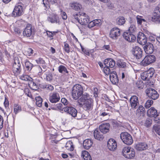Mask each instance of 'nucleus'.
<instances>
[{
    "mask_svg": "<svg viewBox=\"0 0 160 160\" xmlns=\"http://www.w3.org/2000/svg\"><path fill=\"white\" fill-rule=\"evenodd\" d=\"M153 103V101L152 100H148L146 102L145 104V107L148 108H149Z\"/></svg>",
    "mask_w": 160,
    "mask_h": 160,
    "instance_id": "obj_47",
    "label": "nucleus"
},
{
    "mask_svg": "<svg viewBox=\"0 0 160 160\" xmlns=\"http://www.w3.org/2000/svg\"><path fill=\"white\" fill-rule=\"evenodd\" d=\"M82 97L85 101L88 100L90 99H92L89 95L87 93H84V94H82Z\"/></svg>",
    "mask_w": 160,
    "mask_h": 160,
    "instance_id": "obj_55",
    "label": "nucleus"
},
{
    "mask_svg": "<svg viewBox=\"0 0 160 160\" xmlns=\"http://www.w3.org/2000/svg\"><path fill=\"white\" fill-rule=\"evenodd\" d=\"M124 38L129 42H134L136 39L135 35L130 32H124L123 34Z\"/></svg>",
    "mask_w": 160,
    "mask_h": 160,
    "instance_id": "obj_15",
    "label": "nucleus"
},
{
    "mask_svg": "<svg viewBox=\"0 0 160 160\" xmlns=\"http://www.w3.org/2000/svg\"><path fill=\"white\" fill-rule=\"evenodd\" d=\"M48 20L52 23H57L59 22V19L58 16L55 14L50 15L47 18Z\"/></svg>",
    "mask_w": 160,
    "mask_h": 160,
    "instance_id": "obj_21",
    "label": "nucleus"
},
{
    "mask_svg": "<svg viewBox=\"0 0 160 160\" xmlns=\"http://www.w3.org/2000/svg\"><path fill=\"white\" fill-rule=\"evenodd\" d=\"M82 157L84 160H92L91 156L89 153L86 151H83L82 152Z\"/></svg>",
    "mask_w": 160,
    "mask_h": 160,
    "instance_id": "obj_31",
    "label": "nucleus"
},
{
    "mask_svg": "<svg viewBox=\"0 0 160 160\" xmlns=\"http://www.w3.org/2000/svg\"><path fill=\"white\" fill-rule=\"evenodd\" d=\"M117 21L118 23L120 25H123L125 22L124 18L123 17H119L117 19Z\"/></svg>",
    "mask_w": 160,
    "mask_h": 160,
    "instance_id": "obj_45",
    "label": "nucleus"
},
{
    "mask_svg": "<svg viewBox=\"0 0 160 160\" xmlns=\"http://www.w3.org/2000/svg\"><path fill=\"white\" fill-rule=\"evenodd\" d=\"M62 102L65 105H67L68 103L67 100L65 98H63L61 99Z\"/></svg>",
    "mask_w": 160,
    "mask_h": 160,
    "instance_id": "obj_63",
    "label": "nucleus"
},
{
    "mask_svg": "<svg viewBox=\"0 0 160 160\" xmlns=\"http://www.w3.org/2000/svg\"><path fill=\"white\" fill-rule=\"evenodd\" d=\"M24 93L27 96L29 97H31L32 95L31 92H30L29 89L27 88H26L24 90Z\"/></svg>",
    "mask_w": 160,
    "mask_h": 160,
    "instance_id": "obj_56",
    "label": "nucleus"
},
{
    "mask_svg": "<svg viewBox=\"0 0 160 160\" xmlns=\"http://www.w3.org/2000/svg\"><path fill=\"white\" fill-rule=\"evenodd\" d=\"M108 110H107L106 111L105 110L104 111H102V112H101L100 114V116H102L103 117H104L106 115H108L109 114V113L108 112Z\"/></svg>",
    "mask_w": 160,
    "mask_h": 160,
    "instance_id": "obj_61",
    "label": "nucleus"
},
{
    "mask_svg": "<svg viewBox=\"0 0 160 160\" xmlns=\"http://www.w3.org/2000/svg\"><path fill=\"white\" fill-rule=\"evenodd\" d=\"M147 115L148 116L154 118L158 113L157 110L153 107H151L147 111Z\"/></svg>",
    "mask_w": 160,
    "mask_h": 160,
    "instance_id": "obj_28",
    "label": "nucleus"
},
{
    "mask_svg": "<svg viewBox=\"0 0 160 160\" xmlns=\"http://www.w3.org/2000/svg\"><path fill=\"white\" fill-rule=\"evenodd\" d=\"M35 99L36 105L39 107H41L42 102V99L39 96L36 97Z\"/></svg>",
    "mask_w": 160,
    "mask_h": 160,
    "instance_id": "obj_43",
    "label": "nucleus"
},
{
    "mask_svg": "<svg viewBox=\"0 0 160 160\" xmlns=\"http://www.w3.org/2000/svg\"><path fill=\"white\" fill-rule=\"evenodd\" d=\"M131 147H124L122 149V153L123 156L125 158H126L127 155V154L131 150V149H132Z\"/></svg>",
    "mask_w": 160,
    "mask_h": 160,
    "instance_id": "obj_35",
    "label": "nucleus"
},
{
    "mask_svg": "<svg viewBox=\"0 0 160 160\" xmlns=\"http://www.w3.org/2000/svg\"><path fill=\"white\" fill-rule=\"evenodd\" d=\"M135 148L138 151L144 150L147 148V145L145 143H139L137 144Z\"/></svg>",
    "mask_w": 160,
    "mask_h": 160,
    "instance_id": "obj_27",
    "label": "nucleus"
},
{
    "mask_svg": "<svg viewBox=\"0 0 160 160\" xmlns=\"http://www.w3.org/2000/svg\"><path fill=\"white\" fill-rule=\"evenodd\" d=\"M70 7L73 10L77 11H79L81 10L82 5L79 2H72L69 4Z\"/></svg>",
    "mask_w": 160,
    "mask_h": 160,
    "instance_id": "obj_19",
    "label": "nucleus"
},
{
    "mask_svg": "<svg viewBox=\"0 0 160 160\" xmlns=\"http://www.w3.org/2000/svg\"><path fill=\"white\" fill-rule=\"evenodd\" d=\"M28 84L30 88L32 90H36L38 88V85L35 82L32 81V80L30 81Z\"/></svg>",
    "mask_w": 160,
    "mask_h": 160,
    "instance_id": "obj_33",
    "label": "nucleus"
},
{
    "mask_svg": "<svg viewBox=\"0 0 160 160\" xmlns=\"http://www.w3.org/2000/svg\"><path fill=\"white\" fill-rule=\"evenodd\" d=\"M3 119L2 117L0 115V129H2L3 126Z\"/></svg>",
    "mask_w": 160,
    "mask_h": 160,
    "instance_id": "obj_62",
    "label": "nucleus"
},
{
    "mask_svg": "<svg viewBox=\"0 0 160 160\" xmlns=\"http://www.w3.org/2000/svg\"><path fill=\"white\" fill-rule=\"evenodd\" d=\"M136 30V28L135 25L134 24H131L128 29L129 32L131 33L135 32Z\"/></svg>",
    "mask_w": 160,
    "mask_h": 160,
    "instance_id": "obj_53",
    "label": "nucleus"
},
{
    "mask_svg": "<svg viewBox=\"0 0 160 160\" xmlns=\"http://www.w3.org/2000/svg\"><path fill=\"white\" fill-rule=\"evenodd\" d=\"M146 72L147 73V74L148 75V77L151 78L153 76L155 71L153 68H151L148 70L146 71Z\"/></svg>",
    "mask_w": 160,
    "mask_h": 160,
    "instance_id": "obj_44",
    "label": "nucleus"
},
{
    "mask_svg": "<svg viewBox=\"0 0 160 160\" xmlns=\"http://www.w3.org/2000/svg\"><path fill=\"white\" fill-rule=\"evenodd\" d=\"M23 9L20 5H17L15 7L12 12V16L14 17H19L23 14Z\"/></svg>",
    "mask_w": 160,
    "mask_h": 160,
    "instance_id": "obj_7",
    "label": "nucleus"
},
{
    "mask_svg": "<svg viewBox=\"0 0 160 160\" xmlns=\"http://www.w3.org/2000/svg\"><path fill=\"white\" fill-rule=\"evenodd\" d=\"M130 102L132 108H137L139 104L138 98L136 96H132L130 99Z\"/></svg>",
    "mask_w": 160,
    "mask_h": 160,
    "instance_id": "obj_18",
    "label": "nucleus"
},
{
    "mask_svg": "<svg viewBox=\"0 0 160 160\" xmlns=\"http://www.w3.org/2000/svg\"><path fill=\"white\" fill-rule=\"evenodd\" d=\"M93 105V100L90 99L85 101L83 106V109L85 110H90L92 109Z\"/></svg>",
    "mask_w": 160,
    "mask_h": 160,
    "instance_id": "obj_16",
    "label": "nucleus"
},
{
    "mask_svg": "<svg viewBox=\"0 0 160 160\" xmlns=\"http://www.w3.org/2000/svg\"><path fill=\"white\" fill-rule=\"evenodd\" d=\"M151 20L156 23H160V8L157 7L152 17Z\"/></svg>",
    "mask_w": 160,
    "mask_h": 160,
    "instance_id": "obj_6",
    "label": "nucleus"
},
{
    "mask_svg": "<svg viewBox=\"0 0 160 160\" xmlns=\"http://www.w3.org/2000/svg\"><path fill=\"white\" fill-rule=\"evenodd\" d=\"M4 105L6 108H8V106L9 105V101L7 98L6 97L5 98V100L4 102Z\"/></svg>",
    "mask_w": 160,
    "mask_h": 160,
    "instance_id": "obj_58",
    "label": "nucleus"
},
{
    "mask_svg": "<svg viewBox=\"0 0 160 160\" xmlns=\"http://www.w3.org/2000/svg\"><path fill=\"white\" fill-rule=\"evenodd\" d=\"M142 16L139 15H137L136 17L137 23L139 25L142 26L144 24L146 25L147 23L145 20L142 18Z\"/></svg>",
    "mask_w": 160,
    "mask_h": 160,
    "instance_id": "obj_30",
    "label": "nucleus"
},
{
    "mask_svg": "<svg viewBox=\"0 0 160 160\" xmlns=\"http://www.w3.org/2000/svg\"><path fill=\"white\" fill-rule=\"evenodd\" d=\"M60 98L58 92H53L49 94V100L50 102L52 103H55L58 102Z\"/></svg>",
    "mask_w": 160,
    "mask_h": 160,
    "instance_id": "obj_10",
    "label": "nucleus"
},
{
    "mask_svg": "<svg viewBox=\"0 0 160 160\" xmlns=\"http://www.w3.org/2000/svg\"><path fill=\"white\" fill-rule=\"evenodd\" d=\"M66 147L68 150L72 151L74 149V147L72 142L70 141L68 142L66 144Z\"/></svg>",
    "mask_w": 160,
    "mask_h": 160,
    "instance_id": "obj_38",
    "label": "nucleus"
},
{
    "mask_svg": "<svg viewBox=\"0 0 160 160\" xmlns=\"http://www.w3.org/2000/svg\"><path fill=\"white\" fill-rule=\"evenodd\" d=\"M64 50L67 53H69L70 51V47L69 44L66 42H64Z\"/></svg>",
    "mask_w": 160,
    "mask_h": 160,
    "instance_id": "obj_48",
    "label": "nucleus"
},
{
    "mask_svg": "<svg viewBox=\"0 0 160 160\" xmlns=\"http://www.w3.org/2000/svg\"><path fill=\"white\" fill-rule=\"evenodd\" d=\"M115 63V61L112 58H107L105 59L104 61L105 66L110 68L114 67Z\"/></svg>",
    "mask_w": 160,
    "mask_h": 160,
    "instance_id": "obj_23",
    "label": "nucleus"
},
{
    "mask_svg": "<svg viewBox=\"0 0 160 160\" xmlns=\"http://www.w3.org/2000/svg\"><path fill=\"white\" fill-rule=\"evenodd\" d=\"M153 130L155 131L157 134L160 136V126L156 125L154 126Z\"/></svg>",
    "mask_w": 160,
    "mask_h": 160,
    "instance_id": "obj_50",
    "label": "nucleus"
},
{
    "mask_svg": "<svg viewBox=\"0 0 160 160\" xmlns=\"http://www.w3.org/2000/svg\"><path fill=\"white\" fill-rule=\"evenodd\" d=\"M120 35V31L119 28H114L111 30L110 34V37L113 39H117Z\"/></svg>",
    "mask_w": 160,
    "mask_h": 160,
    "instance_id": "obj_9",
    "label": "nucleus"
},
{
    "mask_svg": "<svg viewBox=\"0 0 160 160\" xmlns=\"http://www.w3.org/2000/svg\"><path fill=\"white\" fill-rule=\"evenodd\" d=\"M52 75L51 74L49 73L47 74L46 77V80L47 81H50L52 79Z\"/></svg>",
    "mask_w": 160,
    "mask_h": 160,
    "instance_id": "obj_60",
    "label": "nucleus"
},
{
    "mask_svg": "<svg viewBox=\"0 0 160 160\" xmlns=\"http://www.w3.org/2000/svg\"><path fill=\"white\" fill-rule=\"evenodd\" d=\"M147 96L153 100H156L158 98L159 95L158 92L154 89L149 88L146 91Z\"/></svg>",
    "mask_w": 160,
    "mask_h": 160,
    "instance_id": "obj_8",
    "label": "nucleus"
},
{
    "mask_svg": "<svg viewBox=\"0 0 160 160\" xmlns=\"http://www.w3.org/2000/svg\"><path fill=\"white\" fill-rule=\"evenodd\" d=\"M58 70L59 72L62 73H68V71L67 70V68L65 67L63 65H60L58 68Z\"/></svg>",
    "mask_w": 160,
    "mask_h": 160,
    "instance_id": "obj_41",
    "label": "nucleus"
},
{
    "mask_svg": "<svg viewBox=\"0 0 160 160\" xmlns=\"http://www.w3.org/2000/svg\"><path fill=\"white\" fill-rule=\"evenodd\" d=\"M156 57L153 55H149L146 56L141 62V64L143 66H147L156 61Z\"/></svg>",
    "mask_w": 160,
    "mask_h": 160,
    "instance_id": "obj_5",
    "label": "nucleus"
},
{
    "mask_svg": "<svg viewBox=\"0 0 160 160\" xmlns=\"http://www.w3.org/2000/svg\"><path fill=\"white\" fill-rule=\"evenodd\" d=\"M104 73L106 75H110L111 72L109 67L105 66L103 68Z\"/></svg>",
    "mask_w": 160,
    "mask_h": 160,
    "instance_id": "obj_52",
    "label": "nucleus"
},
{
    "mask_svg": "<svg viewBox=\"0 0 160 160\" xmlns=\"http://www.w3.org/2000/svg\"><path fill=\"white\" fill-rule=\"evenodd\" d=\"M93 134L95 138L98 140L101 141L103 138V135L97 129L94 130Z\"/></svg>",
    "mask_w": 160,
    "mask_h": 160,
    "instance_id": "obj_29",
    "label": "nucleus"
},
{
    "mask_svg": "<svg viewBox=\"0 0 160 160\" xmlns=\"http://www.w3.org/2000/svg\"><path fill=\"white\" fill-rule=\"evenodd\" d=\"M42 88H43L49 90H52L54 89L53 87L49 84H44L42 85Z\"/></svg>",
    "mask_w": 160,
    "mask_h": 160,
    "instance_id": "obj_46",
    "label": "nucleus"
},
{
    "mask_svg": "<svg viewBox=\"0 0 160 160\" xmlns=\"http://www.w3.org/2000/svg\"><path fill=\"white\" fill-rule=\"evenodd\" d=\"M73 17L81 25H85L89 21V17L84 13L78 14L77 13L73 15Z\"/></svg>",
    "mask_w": 160,
    "mask_h": 160,
    "instance_id": "obj_2",
    "label": "nucleus"
},
{
    "mask_svg": "<svg viewBox=\"0 0 160 160\" xmlns=\"http://www.w3.org/2000/svg\"><path fill=\"white\" fill-rule=\"evenodd\" d=\"M141 78L143 80L149 81L151 78L148 77V75L146 71L142 72L141 74Z\"/></svg>",
    "mask_w": 160,
    "mask_h": 160,
    "instance_id": "obj_42",
    "label": "nucleus"
},
{
    "mask_svg": "<svg viewBox=\"0 0 160 160\" xmlns=\"http://www.w3.org/2000/svg\"><path fill=\"white\" fill-rule=\"evenodd\" d=\"M35 70L36 72L39 75H42L43 72L42 68L39 65H37L35 67Z\"/></svg>",
    "mask_w": 160,
    "mask_h": 160,
    "instance_id": "obj_40",
    "label": "nucleus"
},
{
    "mask_svg": "<svg viewBox=\"0 0 160 160\" xmlns=\"http://www.w3.org/2000/svg\"><path fill=\"white\" fill-rule=\"evenodd\" d=\"M20 78L24 81H28L32 80V79L28 75H22L20 76Z\"/></svg>",
    "mask_w": 160,
    "mask_h": 160,
    "instance_id": "obj_39",
    "label": "nucleus"
},
{
    "mask_svg": "<svg viewBox=\"0 0 160 160\" xmlns=\"http://www.w3.org/2000/svg\"><path fill=\"white\" fill-rule=\"evenodd\" d=\"M144 49L145 52L147 54L152 53L154 50L153 45L150 43H148L145 45L144 47Z\"/></svg>",
    "mask_w": 160,
    "mask_h": 160,
    "instance_id": "obj_24",
    "label": "nucleus"
},
{
    "mask_svg": "<svg viewBox=\"0 0 160 160\" xmlns=\"http://www.w3.org/2000/svg\"><path fill=\"white\" fill-rule=\"evenodd\" d=\"M137 41L142 45H145L147 42V38L145 35L142 32H139L138 35Z\"/></svg>",
    "mask_w": 160,
    "mask_h": 160,
    "instance_id": "obj_13",
    "label": "nucleus"
},
{
    "mask_svg": "<svg viewBox=\"0 0 160 160\" xmlns=\"http://www.w3.org/2000/svg\"><path fill=\"white\" fill-rule=\"evenodd\" d=\"M135 152L134 150L132 148L131 149V150L127 154V155L126 158L129 159H132L135 157Z\"/></svg>",
    "mask_w": 160,
    "mask_h": 160,
    "instance_id": "obj_37",
    "label": "nucleus"
},
{
    "mask_svg": "<svg viewBox=\"0 0 160 160\" xmlns=\"http://www.w3.org/2000/svg\"><path fill=\"white\" fill-rule=\"evenodd\" d=\"M92 140L87 139L84 141L83 145L85 149H88L92 146Z\"/></svg>",
    "mask_w": 160,
    "mask_h": 160,
    "instance_id": "obj_26",
    "label": "nucleus"
},
{
    "mask_svg": "<svg viewBox=\"0 0 160 160\" xmlns=\"http://www.w3.org/2000/svg\"><path fill=\"white\" fill-rule=\"evenodd\" d=\"M25 64L26 70L30 72L33 67V65L27 60H25Z\"/></svg>",
    "mask_w": 160,
    "mask_h": 160,
    "instance_id": "obj_36",
    "label": "nucleus"
},
{
    "mask_svg": "<svg viewBox=\"0 0 160 160\" xmlns=\"http://www.w3.org/2000/svg\"><path fill=\"white\" fill-rule=\"evenodd\" d=\"M118 64L120 65V66L123 68H124L126 66V64L125 62H120L118 63Z\"/></svg>",
    "mask_w": 160,
    "mask_h": 160,
    "instance_id": "obj_64",
    "label": "nucleus"
},
{
    "mask_svg": "<svg viewBox=\"0 0 160 160\" xmlns=\"http://www.w3.org/2000/svg\"><path fill=\"white\" fill-rule=\"evenodd\" d=\"M42 1L44 6L47 8L48 5L53 4L57 2L56 0H43Z\"/></svg>",
    "mask_w": 160,
    "mask_h": 160,
    "instance_id": "obj_34",
    "label": "nucleus"
},
{
    "mask_svg": "<svg viewBox=\"0 0 160 160\" xmlns=\"http://www.w3.org/2000/svg\"><path fill=\"white\" fill-rule=\"evenodd\" d=\"M60 14L63 20H66L67 19V16L65 12L61 11Z\"/></svg>",
    "mask_w": 160,
    "mask_h": 160,
    "instance_id": "obj_59",
    "label": "nucleus"
},
{
    "mask_svg": "<svg viewBox=\"0 0 160 160\" xmlns=\"http://www.w3.org/2000/svg\"><path fill=\"white\" fill-rule=\"evenodd\" d=\"M132 53L136 59H139L142 55V49L138 46L134 47L132 49Z\"/></svg>",
    "mask_w": 160,
    "mask_h": 160,
    "instance_id": "obj_11",
    "label": "nucleus"
},
{
    "mask_svg": "<svg viewBox=\"0 0 160 160\" xmlns=\"http://www.w3.org/2000/svg\"><path fill=\"white\" fill-rule=\"evenodd\" d=\"M107 145L108 147L110 150L114 151L117 149V143L114 139L110 138L108 141Z\"/></svg>",
    "mask_w": 160,
    "mask_h": 160,
    "instance_id": "obj_12",
    "label": "nucleus"
},
{
    "mask_svg": "<svg viewBox=\"0 0 160 160\" xmlns=\"http://www.w3.org/2000/svg\"><path fill=\"white\" fill-rule=\"evenodd\" d=\"M32 33V25L31 24H28L23 32L24 36L30 37Z\"/></svg>",
    "mask_w": 160,
    "mask_h": 160,
    "instance_id": "obj_20",
    "label": "nucleus"
},
{
    "mask_svg": "<svg viewBox=\"0 0 160 160\" xmlns=\"http://www.w3.org/2000/svg\"><path fill=\"white\" fill-rule=\"evenodd\" d=\"M154 120L156 123H160V112L158 113L154 118Z\"/></svg>",
    "mask_w": 160,
    "mask_h": 160,
    "instance_id": "obj_54",
    "label": "nucleus"
},
{
    "mask_svg": "<svg viewBox=\"0 0 160 160\" xmlns=\"http://www.w3.org/2000/svg\"><path fill=\"white\" fill-rule=\"evenodd\" d=\"M110 126L108 123H103L99 126V128L101 132L106 133L109 132Z\"/></svg>",
    "mask_w": 160,
    "mask_h": 160,
    "instance_id": "obj_22",
    "label": "nucleus"
},
{
    "mask_svg": "<svg viewBox=\"0 0 160 160\" xmlns=\"http://www.w3.org/2000/svg\"><path fill=\"white\" fill-rule=\"evenodd\" d=\"M63 110L65 112H67L73 117L74 118L77 116V111L73 107H66L63 108Z\"/></svg>",
    "mask_w": 160,
    "mask_h": 160,
    "instance_id": "obj_14",
    "label": "nucleus"
},
{
    "mask_svg": "<svg viewBox=\"0 0 160 160\" xmlns=\"http://www.w3.org/2000/svg\"><path fill=\"white\" fill-rule=\"evenodd\" d=\"M120 138L125 144L130 145L133 142V140L131 136L127 132H122L120 134Z\"/></svg>",
    "mask_w": 160,
    "mask_h": 160,
    "instance_id": "obj_4",
    "label": "nucleus"
},
{
    "mask_svg": "<svg viewBox=\"0 0 160 160\" xmlns=\"http://www.w3.org/2000/svg\"><path fill=\"white\" fill-rule=\"evenodd\" d=\"M25 54L28 56H30L33 54V50L31 48H29L25 52Z\"/></svg>",
    "mask_w": 160,
    "mask_h": 160,
    "instance_id": "obj_49",
    "label": "nucleus"
},
{
    "mask_svg": "<svg viewBox=\"0 0 160 160\" xmlns=\"http://www.w3.org/2000/svg\"><path fill=\"white\" fill-rule=\"evenodd\" d=\"M36 62L38 64H44L45 62L42 58H39L35 60Z\"/></svg>",
    "mask_w": 160,
    "mask_h": 160,
    "instance_id": "obj_57",
    "label": "nucleus"
},
{
    "mask_svg": "<svg viewBox=\"0 0 160 160\" xmlns=\"http://www.w3.org/2000/svg\"><path fill=\"white\" fill-rule=\"evenodd\" d=\"M12 71L16 75H19L21 71L20 62L18 57H15L14 59V63L12 66Z\"/></svg>",
    "mask_w": 160,
    "mask_h": 160,
    "instance_id": "obj_3",
    "label": "nucleus"
},
{
    "mask_svg": "<svg viewBox=\"0 0 160 160\" xmlns=\"http://www.w3.org/2000/svg\"><path fill=\"white\" fill-rule=\"evenodd\" d=\"M13 112L15 114H17L22 111V108L20 105L17 103L13 104Z\"/></svg>",
    "mask_w": 160,
    "mask_h": 160,
    "instance_id": "obj_32",
    "label": "nucleus"
},
{
    "mask_svg": "<svg viewBox=\"0 0 160 160\" xmlns=\"http://www.w3.org/2000/svg\"><path fill=\"white\" fill-rule=\"evenodd\" d=\"M101 21L100 19L94 20L89 22L88 25V27L89 28H91L94 26H100L101 24Z\"/></svg>",
    "mask_w": 160,
    "mask_h": 160,
    "instance_id": "obj_25",
    "label": "nucleus"
},
{
    "mask_svg": "<svg viewBox=\"0 0 160 160\" xmlns=\"http://www.w3.org/2000/svg\"><path fill=\"white\" fill-rule=\"evenodd\" d=\"M83 92V87L79 84H76L73 87L72 96L73 98L77 100L82 95Z\"/></svg>",
    "mask_w": 160,
    "mask_h": 160,
    "instance_id": "obj_1",
    "label": "nucleus"
},
{
    "mask_svg": "<svg viewBox=\"0 0 160 160\" xmlns=\"http://www.w3.org/2000/svg\"><path fill=\"white\" fill-rule=\"evenodd\" d=\"M111 82L116 84L118 82V78L116 72L112 71L110 73L109 76Z\"/></svg>",
    "mask_w": 160,
    "mask_h": 160,
    "instance_id": "obj_17",
    "label": "nucleus"
},
{
    "mask_svg": "<svg viewBox=\"0 0 160 160\" xmlns=\"http://www.w3.org/2000/svg\"><path fill=\"white\" fill-rule=\"evenodd\" d=\"M80 46L82 49V51L86 55L88 56H89L90 53L88 50L82 47L81 44H80Z\"/></svg>",
    "mask_w": 160,
    "mask_h": 160,
    "instance_id": "obj_51",
    "label": "nucleus"
}]
</instances>
